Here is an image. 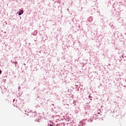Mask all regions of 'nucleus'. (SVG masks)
<instances>
[{"label":"nucleus","mask_w":126,"mask_h":126,"mask_svg":"<svg viewBox=\"0 0 126 126\" xmlns=\"http://www.w3.org/2000/svg\"><path fill=\"white\" fill-rule=\"evenodd\" d=\"M112 16L115 20H119V19H120V13L115 11L113 12Z\"/></svg>","instance_id":"nucleus-1"},{"label":"nucleus","mask_w":126,"mask_h":126,"mask_svg":"<svg viewBox=\"0 0 126 126\" xmlns=\"http://www.w3.org/2000/svg\"><path fill=\"white\" fill-rule=\"evenodd\" d=\"M71 123V119L70 118H65V124L66 125H68V124H70Z\"/></svg>","instance_id":"nucleus-2"},{"label":"nucleus","mask_w":126,"mask_h":126,"mask_svg":"<svg viewBox=\"0 0 126 126\" xmlns=\"http://www.w3.org/2000/svg\"><path fill=\"white\" fill-rule=\"evenodd\" d=\"M88 21H89V22H92L93 21V17H90L88 19Z\"/></svg>","instance_id":"nucleus-3"},{"label":"nucleus","mask_w":126,"mask_h":126,"mask_svg":"<svg viewBox=\"0 0 126 126\" xmlns=\"http://www.w3.org/2000/svg\"><path fill=\"white\" fill-rule=\"evenodd\" d=\"M93 120H94V118H91L90 119L88 120V122L89 123H92V122H93Z\"/></svg>","instance_id":"nucleus-4"},{"label":"nucleus","mask_w":126,"mask_h":126,"mask_svg":"<svg viewBox=\"0 0 126 126\" xmlns=\"http://www.w3.org/2000/svg\"><path fill=\"white\" fill-rule=\"evenodd\" d=\"M84 124H83V122H80V123L79 124V126H84Z\"/></svg>","instance_id":"nucleus-5"},{"label":"nucleus","mask_w":126,"mask_h":126,"mask_svg":"<svg viewBox=\"0 0 126 126\" xmlns=\"http://www.w3.org/2000/svg\"><path fill=\"white\" fill-rule=\"evenodd\" d=\"M21 14H23V10H21L20 12H19L18 15H21Z\"/></svg>","instance_id":"nucleus-6"},{"label":"nucleus","mask_w":126,"mask_h":126,"mask_svg":"<svg viewBox=\"0 0 126 126\" xmlns=\"http://www.w3.org/2000/svg\"><path fill=\"white\" fill-rule=\"evenodd\" d=\"M34 35H37V31H34Z\"/></svg>","instance_id":"nucleus-7"},{"label":"nucleus","mask_w":126,"mask_h":126,"mask_svg":"<svg viewBox=\"0 0 126 126\" xmlns=\"http://www.w3.org/2000/svg\"><path fill=\"white\" fill-rule=\"evenodd\" d=\"M1 70H0V74H1Z\"/></svg>","instance_id":"nucleus-8"},{"label":"nucleus","mask_w":126,"mask_h":126,"mask_svg":"<svg viewBox=\"0 0 126 126\" xmlns=\"http://www.w3.org/2000/svg\"><path fill=\"white\" fill-rule=\"evenodd\" d=\"M24 65H26V64L24 63Z\"/></svg>","instance_id":"nucleus-9"},{"label":"nucleus","mask_w":126,"mask_h":126,"mask_svg":"<svg viewBox=\"0 0 126 126\" xmlns=\"http://www.w3.org/2000/svg\"><path fill=\"white\" fill-rule=\"evenodd\" d=\"M98 114H100V113L98 112Z\"/></svg>","instance_id":"nucleus-10"},{"label":"nucleus","mask_w":126,"mask_h":126,"mask_svg":"<svg viewBox=\"0 0 126 126\" xmlns=\"http://www.w3.org/2000/svg\"><path fill=\"white\" fill-rule=\"evenodd\" d=\"M125 34H126V32L125 33Z\"/></svg>","instance_id":"nucleus-11"}]
</instances>
